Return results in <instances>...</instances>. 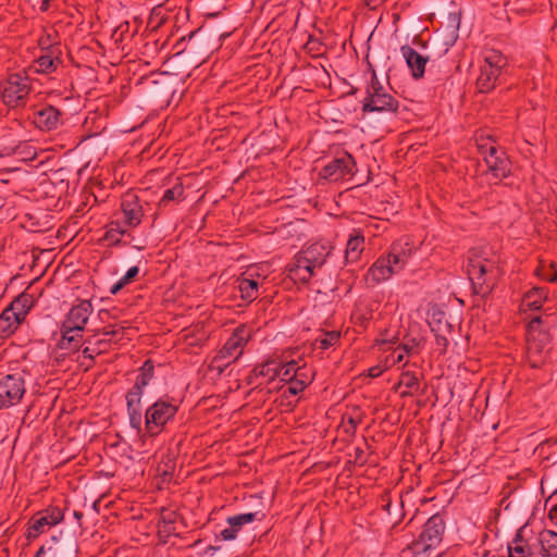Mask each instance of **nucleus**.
<instances>
[{
	"label": "nucleus",
	"instance_id": "bb28decb",
	"mask_svg": "<svg viewBox=\"0 0 557 557\" xmlns=\"http://www.w3.org/2000/svg\"><path fill=\"white\" fill-rule=\"evenodd\" d=\"M82 339V332H70L61 324V338L58 342L60 349L74 350Z\"/></svg>",
	"mask_w": 557,
	"mask_h": 557
},
{
	"label": "nucleus",
	"instance_id": "412c9836",
	"mask_svg": "<svg viewBox=\"0 0 557 557\" xmlns=\"http://www.w3.org/2000/svg\"><path fill=\"white\" fill-rule=\"evenodd\" d=\"M400 52L407 66L411 71L412 77L416 79L423 77L428 58L423 57L408 45L403 46Z\"/></svg>",
	"mask_w": 557,
	"mask_h": 557
},
{
	"label": "nucleus",
	"instance_id": "6e6552de",
	"mask_svg": "<svg viewBox=\"0 0 557 557\" xmlns=\"http://www.w3.org/2000/svg\"><path fill=\"white\" fill-rule=\"evenodd\" d=\"M33 307L32 296L21 294L0 314V338L10 337L26 319Z\"/></svg>",
	"mask_w": 557,
	"mask_h": 557
},
{
	"label": "nucleus",
	"instance_id": "f257e3e1",
	"mask_svg": "<svg viewBox=\"0 0 557 557\" xmlns=\"http://www.w3.org/2000/svg\"><path fill=\"white\" fill-rule=\"evenodd\" d=\"M467 273L475 294L486 296L504 273L500 258L490 248L472 249L468 257Z\"/></svg>",
	"mask_w": 557,
	"mask_h": 557
},
{
	"label": "nucleus",
	"instance_id": "72a5a7b5",
	"mask_svg": "<svg viewBox=\"0 0 557 557\" xmlns=\"http://www.w3.org/2000/svg\"><path fill=\"white\" fill-rule=\"evenodd\" d=\"M153 376V363L150 360H146L140 368V373L136 377L135 386L145 389Z\"/></svg>",
	"mask_w": 557,
	"mask_h": 557
},
{
	"label": "nucleus",
	"instance_id": "58836bf2",
	"mask_svg": "<svg viewBox=\"0 0 557 557\" xmlns=\"http://www.w3.org/2000/svg\"><path fill=\"white\" fill-rule=\"evenodd\" d=\"M406 356H408L407 352H405L399 345L389 356L386 357V368L403 362Z\"/></svg>",
	"mask_w": 557,
	"mask_h": 557
},
{
	"label": "nucleus",
	"instance_id": "ddd939ff",
	"mask_svg": "<svg viewBox=\"0 0 557 557\" xmlns=\"http://www.w3.org/2000/svg\"><path fill=\"white\" fill-rule=\"evenodd\" d=\"M64 519L63 510L58 506H49L32 517L27 527V537L36 539Z\"/></svg>",
	"mask_w": 557,
	"mask_h": 557
},
{
	"label": "nucleus",
	"instance_id": "39448f33",
	"mask_svg": "<svg viewBox=\"0 0 557 557\" xmlns=\"http://www.w3.org/2000/svg\"><path fill=\"white\" fill-rule=\"evenodd\" d=\"M398 108V100L379 82L376 74L373 72L366 88L362 112L396 113Z\"/></svg>",
	"mask_w": 557,
	"mask_h": 557
},
{
	"label": "nucleus",
	"instance_id": "cd10ccee",
	"mask_svg": "<svg viewBox=\"0 0 557 557\" xmlns=\"http://www.w3.org/2000/svg\"><path fill=\"white\" fill-rule=\"evenodd\" d=\"M304 371L295 360H292L284 364L278 363L277 377L281 381L288 382L297 375H304Z\"/></svg>",
	"mask_w": 557,
	"mask_h": 557
},
{
	"label": "nucleus",
	"instance_id": "de8ad7c7",
	"mask_svg": "<svg viewBox=\"0 0 557 557\" xmlns=\"http://www.w3.org/2000/svg\"><path fill=\"white\" fill-rule=\"evenodd\" d=\"M47 556L48 557V546H41L38 552L36 553L35 557H40V556Z\"/></svg>",
	"mask_w": 557,
	"mask_h": 557
},
{
	"label": "nucleus",
	"instance_id": "7c9ffc66",
	"mask_svg": "<svg viewBox=\"0 0 557 557\" xmlns=\"http://www.w3.org/2000/svg\"><path fill=\"white\" fill-rule=\"evenodd\" d=\"M399 385L405 386L407 389L401 392V396H410L419 388V379L416 373L405 371L401 373Z\"/></svg>",
	"mask_w": 557,
	"mask_h": 557
},
{
	"label": "nucleus",
	"instance_id": "c756f323",
	"mask_svg": "<svg viewBox=\"0 0 557 557\" xmlns=\"http://www.w3.org/2000/svg\"><path fill=\"white\" fill-rule=\"evenodd\" d=\"M59 63V58H52L50 54H44L35 61L34 69L37 73L47 74L55 71Z\"/></svg>",
	"mask_w": 557,
	"mask_h": 557
},
{
	"label": "nucleus",
	"instance_id": "79ce46f5",
	"mask_svg": "<svg viewBox=\"0 0 557 557\" xmlns=\"http://www.w3.org/2000/svg\"><path fill=\"white\" fill-rule=\"evenodd\" d=\"M541 277L547 282L556 283L557 282V272L553 271L552 269L543 270V272L540 274Z\"/></svg>",
	"mask_w": 557,
	"mask_h": 557
},
{
	"label": "nucleus",
	"instance_id": "c85d7f7f",
	"mask_svg": "<svg viewBox=\"0 0 557 557\" xmlns=\"http://www.w3.org/2000/svg\"><path fill=\"white\" fill-rule=\"evenodd\" d=\"M127 234V226L120 220L111 221L106 232V239L111 244L121 243L123 236Z\"/></svg>",
	"mask_w": 557,
	"mask_h": 557
},
{
	"label": "nucleus",
	"instance_id": "0eeeda50",
	"mask_svg": "<svg viewBox=\"0 0 557 557\" xmlns=\"http://www.w3.org/2000/svg\"><path fill=\"white\" fill-rule=\"evenodd\" d=\"M444 530L445 523L440 515L429 518L419 537L409 546L414 557H429L442 543Z\"/></svg>",
	"mask_w": 557,
	"mask_h": 557
},
{
	"label": "nucleus",
	"instance_id": "c9c22d12",
	"mask_svg": "<svg viewBox=\"0 0 557 557\" xmlns=\"http://www.w3.org/2000/svg\"><path fill=\"white\" fill-rule=\"evenodd\" d=\"M301 375H297L293 380L288 381L287 391L292 395H297L302 392L311 382V377L304 371L305 380H300Z\"/></svg>",
	"mask_w": 557,
	"mask_h": 557
},
{
	"label": "nucleus",
	"instance_id": "aec40b11",
	"mask_svg": "<svg viewBox=\"0 0 557 557\" xmlns=\"http://www.w3.org/2000/svg\"><path fill=\"white\" fill-rule=\"evenodd\" d=\"M259 276L256 278L252 270H248L237 278V288L246 302H251L259 296Z\"/></svg>",
	"mask_w": 557,
	"mask_h": 557
},
{
	"label": "nucleus",
	"instance_id": "e433bc0d",
	"mask_svg": "<svg viewBox=\"0 0 557 557\" xmlns=\"http://www.w3.org/2000/svg\"><path fill=\"white\" fill-rule=\"evenodd\" d=\"M339 341V333L336 331L326 332L322 337L317 338V344L321 349H327Z\"/></svg>",
	"mask_w": 557,
	"mask_h": 557
},
{
	"label": "nucleus",
	"instance_id": "3c124183",
	"mask_svg": "<svg viewBox=\"0 0 557 557\" xmlns=\"http://www.w3.org/2000/svg\"><path fill=\"white\" fill-rule=\"evenodd\" d=\"M384 0H369V2L372 4V5H379L380 3H382Z\"/></svg>",
	"mask_w": 557,
	"mask_h": 557
},
{
	"label": "nucleus",
	"instance_id": "4468645a",
	"mask_svg": "<svg viewBox=\"0 0 557 557\" xmlns=\"http://www.w3.org/2000/svg\"><path fill=\"white\" fill-rule=\"evenodd\" d=\"M355 166L356 162L352 156L344 153L325 164L320 172V176L331 182H337L345 180L348 176H352Z\"/></svg>",
	"mask_w": 557,
	"mask_h": 557
},
{
	"label": "nucleus",
	"instance_id": "393cba45",
	"mask_svg": "<svg viewBox=\"0 0 557 557\" xmlns=\"http://www.w3.org/2000/svg\"><path fill=\"white\" fill-rule=\"evenodd\" d=\"M302 259L296 256L295 262L289 270V276L301 283H307L314 274L315 268H311V264H306L301 262Z\"/></svg>",
	"mask_w": 557,
	"mask_h": 557
},
{
	"label": "nucleus",
	"instance_id": "6ab92c4d",
	"mask_svg": "<svg viewBox=\"0 0 557 557\" xmlns=\"http://www.w3.org/2000/svg\"><path fill=\"white\" fill-rule=\"evenodd\" d=\"M121 222L127 227H136L143 219V208L135 195H126L121 203Z\"/></svg>",
	"mask_w": 557,
	"mask_h": 557
},
{
	"label": "nucleus",
	"instance_id": "9d476101",
	"mask_svg": "<svg viewBox=\"0 0 557 557\" xmlns=\"http://www.w3.org/2000/svg\"><path fill=\"white\" fill-rule=\"evenodd\" d=\"M506 63V58L499 51H485L483 64L480 66V74L476 78V87L480 92H488L495 88Z\"/></svg>",
	"mask_w": 557,
	"mask_h": 557
},
{
	"label": "nucleus",
	"instance_id": "20e7f679",
	"mask_svg": "<svg viewBox=\"0 0 557 557\" xmlns=\"http://www.w3.org/2000/svg\"><path fill=\"white\" fill-rule=\"evenodd\" d=\"M252 331L242 324L237 326L227 338L218 355L212 359L210 367L222 372L225 367L236 361L244 352V348L250 341Z\"/></svg>",
	"mask_w": 557,
	"mask_h": 557
},
{
	"label": "nucleus",
	"instance_id": "37998d69",
	"mask_svg": "<svg viewBox=\"0 0 557 557\" xmlns=\"http://www.w3.org/2000/svg\"><path fill=\"white\" fill-rule=\"evenodd\" d=\"M435 343L441 348L442 352H445L447 346H448V339L446 336L441 334H435Z\"/></svg>",
	"mask_w": 557,
	"mask_h": 557
},
{
	"label": "nucleus",
	"instance_id": "b1692460",
	"mask_svg": "<svg viewBox=\"0 0 557 557\" xmlns=\"http://www.w3.org/2000/svg\"><path fill=\"white\" fill-rule=\"evenodd\" d=\"M364 249V237L360 231L354 230L346 245L345 258L347 262H356Z\"/></svg>",
	"mask_w": 557,
	"mask_h": 557
},
{
	"label": "nucleus",
	"instance_id": "4be33fe9",
	"mask_svg": "<svg viewBox=\"0 0 557 557\" xmlns=\"http://www.w3.org/2000/svg\"><path fill=\"white\" fill-rule=\"evenodd\" d=\"M547 299L548 289L546 287H532L524 293L520 304V310L522 312L540 310Z\"/></svg>",
	"mask_w": 557,
	"mask_h": 557
},
{
	"label": "nucleus",
	"instance_id": "f704fd0d",
	"mask_svg": "<svg viewBox=\"0 0 557 557\" xmlns=\"http://www.w3.org/2000/svg\"><path fill=\"white\" fill-rule=\"evenodd\" d=\"M184 197V187L176 183L173 187L166 189L160 200V205L166 206L170 201L181 200Z\"/></svg>",
	"mask_w": 557,
	"mask_h": 557
},
{
	"label": "nucleus",
	"instance_id": "423d86ee",
	"mask_svg": "<svg viewBox=\"0 0 557 557\" xmlns=\"http://www.w3.org/2000/svg\"><path fill=\"white\" fill-rule=\"evenodd\" d=\"M541 323L542 317L536 315L528 324L527 360L530 367L534 369L540 368L545 362L550 343V335L540 327Z\"/></svg>",
	"mask_w": 557,
	"mask_h": 557
},
{
	"label": "nucleus",
	"instance_id": "7ed1b4c3",
	"mask_svg": "<svg viewBox=\"0 0 557 557\" xmlns=\"http://www.w3.org/2000/svg\"><path fill=\"white\" fill-rule=\"evenodd\" d=\"M478 152L482 156L486 168L487 174L491 175L493 181L491 184H497L503 178L510 174V161L505 151L499 149L492 138L476 139Z\"/></svg>",
	"mask_w": 557,
	"mask_h": 557
},
{
	"label": "nucleus",
	"instance_id": "f8f14e48",
	"mask_svg": "<svg viewBox=\"0 0 557 557\" xmlns=\"http://www.w3.org/2000/svg\"><path fill=\"white\" fill-rule=\"evenodd\" d=\"M26 393L25 375L12 373L0 377V410L21 403Z\"/></svg>",
	"mask_w": 557,
	"mask_h": 557
},
{
	"label": "nucleus",
	"instance_id": "4c0bfd02",
	"mask_svg": "<svg viewBox=\"0 0 557 557\" xmlns=\"http://www.w3.org/2000/svg\"><path fill=\"white\" fill-rule=\"evenodd\" d=\"M123 330L124 327L120 325H109L98 334H102L104 336L103 339L119 341L123 335Z\"/></svg>",
	"mask_w": 557,
	"mask_h": 557
},
{
	"label": "nucleus",
	"instance_id": "49530a36",
	"mask_svg": "<svg viewBox=\"0 0 557 557\" xmlns=\"http://www.w3.org/2000/svg\"><path fill=\"white\" fill-rule=\"evenodd\" d=\"M125 285H126V284H125V283H123V282H122V280L120 278L115 284H113V285L111 286V289H110L111 294H112V295L117 294V293H119V292H120V290H121Z\"/></svg>",
	"mask_w": 557,
	"mask_h": 557
},
{
	"label": "nucleus",
	"instance_id": "a18cd8bd",
	"mask_svg": "<svg viewBox=\"0 0 557 557\" xmlns=\"http://www.w3.org/2000/svg\"><path fill=\"white\" fill-rule=\"evenodd\" d=\"M99 354V350H96L95 348L85 347L83 349V356L85 358L94 359L95 355Z\"/></svg>",
	"mask_w": 557,
	"mask_h": 557
},
{
	"label": "nucleus",
	"instance_id": "09e8293b",
	"mask_svg": "<svg viewBox=\"0 0 557 557\" xmlns=\"http://www.w3.org/2000/svg\"><path fill=\"white\" fill-rule=\"evenodd\" d=\"M50 1L51 0H42L41 8H40L41 11H47L48 10Z\"/></svg>",
	"mask_w": 557,
	"mask_h": 557
},
{
	"label": "nucleus",
	"instance_id": "2eb2a0df",
	"mask_svg": "<svg viewBox=\"0 0 557 557\" xmlns=\"http://www.w3.org/2000/svg\"><path fill=\"white\" fill-rule=\"evenodd\" d=\"M264 513L261 511L239 513L226 519V527L216 534V540L233 541L237 537L238 533L244 525L252 523L253 521H262Z\"/></svg>",
	"mask_w": 557,
	"mask_h": 557
},
{
	"label": "nucleus",
	"instance_id": "c03bdc74",
	"mask_svg": "<svg viewBox=\"0 0 557 557\" xmlns=\"http://www.w3.org/2000/svg\"><path fill=\"white\" fill-rule=\"evenodd\" d=\"M386 369V363L384 364V367L374 366L368 370V374L370 377H379Z\"/></svg>",
	"mask_w": 557,
	"mask_h": 557
},
{
	"label": "nucleus",
	"instance_id": "a878e982",
	"mask_svg": "<svg viewBox=\"0 0 557 557\" xmlns=\"http://www.w3.org/2000/svg\"><path fill=\"white\" fill-rule=\"evenodd\" d=\"M77 544L74 541L54 542L48 546V557H76Z\"/></svg>",
	"mask_w": 557,
	"mask_h": 557
},
{
	"label": "nucleus",
	"instance_id": "473e14b6",
	"mask_svg": "<svg viewBox=\"0 0 557 557\" xmlns=\"http://www.w3.org/2000/svg\"><path fill=\"white\" fill-rule=\"evenodd\" d=\"M278 362L275 360L268 361L253 369V373L258 376L267 377L272 381L277 377Z\"/></svg>",
	"mask_w": 557,
	"mask_h": 557
},
{
	"label": "nucleus",
	"instance_id": "ea45409f",
	"mask_svg": "<svg viewBox=\"0 0 557 557\" xmlns=\"http://www.w3.org/2000/svg\"><path fill=\"white\" fill-rule=\"evenodd\" d=\"M342 428H343V431L345 434H347L348 436H351L356 433L357 421L352 417H349L348 419H344L343 423H342Z\"/></svg>",
	"mask_w": 557,
	"mask_h": 557
},
{
	"label": "nucleus",
	"instance_id": "f3484780",
	"mask_svg": "<svg viewBox=\"0 0 557 557\" xmlns=\"http://www.w3.org/2000/svg\"><path fill=\"white\" fill-rule=\"evenodd\" d=\"M144 389L137 386H133L126 394V406L127 414L129 419V425L136 431L141 430L143 425V413H141V398Z\"/></svg>",
	"mask_w": 557,
	"mask_h": 557
},
{
	"label": "nucleus",
	"instance_id": "8fccbe9b",
	"mask_svg": "<svg viewBox=\"0 0 557 557\" xmlns=\"http://www.w3.org/2000/svg\"><path fill=\"white\" fill-rule=\"evenodd\" d=\"M73 515L77 520H81L83 518V513L81 511H74Z\"/></svg>",
	"mask_w": 557,
	"mask_h": 557
},
{
	"label": "nucleus",
	"instance_id": "864d4df0",
	"mask_svg": "<svg viewBox=\"0 0 557 557\" xmlns=\"http://www.w3.org/2000/svg\"><path fill=\"white\" fill-rule=\"evenodd\" d=\"M556 492H557V488H556Z\"/></svg>",
	"mask_w": 557,
	"mask_h": 557
},
{
	"label": "nucleus",
	"instance_id": "9b49d317",
	"mask_svg": "<svg viewBox=\"0 0 557 557\" xmlns=\"http://www.w3.org/2000/svg\"><path fill=\"white\" fill-rule=\"evenodd\" d=\"M30 90V78L25 72L10 74L2 85L3 102L12 108L23 106Z\"/></svg>",
	"mask_w": 557,
	"mask_h": 557
},
{
	"label": "nucleus",
	"instance_id": "f03ea898",
	"mask_svg": "<svg viewBox=\"0 0 557 557\" xmlns=\"http://www.w3.org/2000/svg\"><path fill=\"white\" fill-rule=\"evenodd\" d=\"M413 246L409 239H400L391 246L386 256L380 257L368 270L366 280L371 285L388 280L393 274L404 269L412 255Z\"/></svg>",
	"mask_w": 557,
	"mask_h": 557
},
{
	"label": "nucleus",
	"instance_id": "a19ab883",
	"mask_svg": "<svg viewBox=\"0 0 557 557\" xmlns=\"http://www.w3.org/2000/svg\"><path fill=\"white\" fill-rule=\"evenodd\" d=\"M139 273V268L134 265L131 267L126 273L121 277L122 282L126 285L132 282L133 278H135Z\"/></svg>",
	"mask_w": 557,
	"mask_h": 557
},
{
	"label": "nucleus",
	"instance_id": "a211bd4d",
	"mask_svg": "<svg viewBox=\"0 0 557 557\" xmlns=\"http://www.w3.org/2000/svg\"><path fill=\"white\" fill-rule=\"evenodd\" d=\"M332 247L329 243H313L302 249L297 256L302 259V263L311 264V268H321L329 255Z\"/></svg>",
	"mask_w": 557,
	"mask_h": 557
},
{
	"label": "nucleus",
	"instance_id": "2f4dec72",
	"mask_svg": "<svg viewBox=\"0 0 557 557\" xmlns=\"http://www.w3.org/2000/svg\"><path fill=\"white\" fill-rule=\"evenodd\" d=\"M400 346L408 356H414L423 349L424 339L422 337L405 336Z\"/></svg>",
	"mask_w": 557,
	"mask_h": 557
},
{
	"label": "nucleus",
	"instance_id": "dca6fc26",
	"mask_svg": "<svg viewBox=\"0 0 557 557\" xmlns=\"http://www.w3.org/2000/svg\"><path fill=\"white\" fill-rule=\"evenodd\" d=\"M92 311L89 300H81L70 309L62 324L70 332H83Z\"/></svg>",
	"mask_w": 557,
	"mask_h": 557
},
{
	"label": "nucleus",
	"instance_id": "603ef678",
	"mask_svg": "<svg viewBox=\"0 0 557 557\" xmlns=\"http://www.w3.org/2000/svg\"><path fill=\"white\" fill-rule=\"evenodd\" d=\"M216 549H218V548H216V547H214V546H209V547H208V550H216Z\"/></svg>",
	"mask_w": 557,
	"mask_h": 557
},
{
	"label": "nucleus",
	"instance_id": "1a4fd4ad",
	"mask_svg": "<svg viewBox=\"0 0 557 557\" xmlns=\"http://www.w3.org/2000/svg\"><path fill=\"white\" fill-rule=\"evenodd\" d=\"M178 410L176 401L169 397H161L150 405L145 412V429L149 435L159 434Z\"/></svg>",
	"mask_w": 557,
	"mask_h": 557
},
{
	"label": "nucleus",
	"instance_id": "5701e85b",
	"mask_svg": "<svg viewBox=\"0 0 557 557\" xmlns=\"http://www.w3.org/2000/svg\"><path fill=\"white\" fill-rule=\"evenodd\" d=\"M60 116L61 113L57 108L48 106L37 112L35 123L41 129L51 131L58 127Z\"/></svg>",
	"mask_w": 557,
	"mask_h": 557
}]
</instances>
